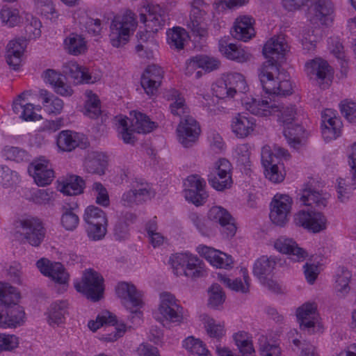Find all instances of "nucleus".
<instances>
[{
  "label": "nucleus",
  "mask_w": 356,
  "mask_h": 356,
  "mask_svg": "<svg viewBox=\"0 0 356 356\" xmlns=\"http://www.w3.org/2000/svg\"><path fill=\"white\" fill-rule=\"evenodd\" d=\"M352 273L344 267L339 268L337 274L336 290L338 296H345L350 291L349 282L351 279Z\"/></svg>",
  "instance_id": "obj_46"
},
{
  "label": "nucleus",
  "mask_w": 356,
  "mask_h": 356,
  "mask_svg": "<svg viewBox=\"0 0 356 356\" xmlns=\"http://www.w3.org/2000/svg\"><path fill=\"white\" fill-rule=\"evenodd\" d=\"M232 171L231 163L226 159H220L208 175L209 184L218 191L230 188L233 184Z\"/></svg>",
  "instance_id": "obj_8"
},
{
  "label": "nucleus",
  "mask_w": 356,
  "mask_h": 356,
  "mask_svg": "<svg viewBox=\"0 0 356 356\" xmlns=\"http://www.w3.org/2000/svg\"><path fill=\"white\" fill-rule=\"evenodd\" d=\"M83 220L87 225L98 223V222H108L106 213L97 207L91 205L88 206L83 214Z\"/></svg>",
  "instance_id": "obj_47"
},
{
  "label": "nucleus",
  "mask_w": 356,
  "mask_h": 356,
  "mask_svg": "<svg viewBox=\"0 0 356 356\" xmlns=\"http://www.w3.org/2000/svg\"><path fill=\"white\" fill-rule=\"evenodd\" d=\"M187 188L184 191L186 200L196 206L204 204L209 195L205 191L206 183L197 175H192L186 179Z\"/></svg>",
  "instance_id": "obj_15"
},
{
  "label": "nucleus",
  "mask_w": 356,
  "mask_h": 356,
  "mask_svg": "<svg viewBox=\"0 0 356 356\" xmlns=\"http://www.w3.org/2000/svg\"><path fill=\"white\" fill-rule=\"evenodd\" d=\"M20 293L8 283L0 282V302L7 307L6 314L0 313V327H17L24 321L25 313L17 305Z\"/></svg>",
  "instance_id": "obj_2"
},
{
  "label": "nucleus",
  "mask_w": 356,
  "mask_h": 356,
  "mask_svg": "<svg viewBox=\"0 0 356 356\" xmlns=\"http://www.w3.org/2000/svg\"><path fill=\"white\" fill-rule=\"evenodd\" d=\"M327 197L325 195L315 191L309 184L305 186L302 189L300 197V201L307 206H314L318 209L325 208L327 204Z\"/></svg>",
  "instance_id": "obj_32"
},
{
  "label": "nucleus",
  "mask_w": 356,
  "mask_h": 356,
  "mask_svg": "<svg viewBox=\"0 0 356 356\" xmlns=\"http://www.w3.org/2000/svg\"><path fill=\"white\" fill-rule=\"evenodd\" d=\"M200 254L203 256L214 266L228 269L232 267L233 259L231 256L206 245L197 248Z\"/></svg>",
  "instance_id": "obj_21"
},
{
  "label": "nucleus",
  "mask_w": 356,
  "mask_h": 356,
  "mask_svg": "<svg viewBox=\"0 0 356 356\" xmlns=\"http://www.w3.org/2000/svg\"><path fill=\"white\" fill-rule=\"evenodd\" d=\"M17 234L23 243L38 247L44 241L46 229L38 218L27 216L18 219L15 222Z\"/></svg>",
  "instance_id": "obj_4"
},
{
  "label": "nucleus",
  "mask_w": 356,
  "mask_h": 356,
  "mask_svg": "<svg viewBox=\"0 0 356 356\" xmlns=\"http://www.w3.org/2000/svg\"><path fill=\"white\" fill-rule=\"evenodd\" d=\"M153 195L147 183L136 182L131 189L123 193L121 201L124 206L133 207L150 200Z\"/></svg>",
  "instance_id": "obj_17"
},
{
  "label": "nucleus",
  "mask_w": 356,
  "mask_h": 356,
  "mask_svg": "<svg viewBox=\"0 0 356 356\" xmlns=\"http://www.w3.org/2000/svg\"><path fill=\"white\" fill-rule=\"evenodd\" d=\"M163 77L162 68L156 65H149L141 76V86L148 95H154Z\"/></svg>",
  "instance_id": "obj_19"
},
{
  "label": "nucleus",
  "mask_w": 356,
  "mask_h": 356,
  "mask_svg": "<svg viewBox=\"0 0 356 356\" xmlns=\"http://www.w3.org/2000/svg\"><path fill=\"white\" fill-rule=\"evenodd\" d=\"M292 199L287 195L276 194L271 203L270 218L273 223L283 227L289 221Z\"/></svg>",
  "instance_id": "obj_12"
},
{
  "label": "nucleus",
  "mask_w": 356,
  "mask_h": 356,
  "mask_svg": "<svg viewBox=\"0 0 356 356\" xmlns=\"http://www.w3.org/2000/svg\"><path fill=\"white\" fill-rule=\"evenodd\" d=\"M321 129L322 136L326 141L336 139L341 134V125H337V124H323Z\"/></svg>",
  "instance_id": "obj_62"
},
{
  "label": "nucleus",
  "mask_w": 356,
  "mask_h": 356,
  "mask_svg": "<svg viewBox=\"0 0 356 356\" xmlns=\"http://www.w3.org/2000/svg\"><path fill=\"white\" fill-rule=\"evenodd\" d=\"M78 208L77 202L66 203L62 207L60 223L67 231H74L79 224V218L74 210Z\"/></svg>",
  "instance_id": "obj_33"
},
{
  "label": "nucleus",
  "mask_w": 356,
  "mask_h": 356,
  "mask_svg": "<svg viewBox=\"0 0 356 356\" xmlns=\"http://www.w3.org/2000/svg\"><path fill=\"white\" fill-rule=\"evenodd\" d=\"M37 267L41 273L51 277L56 283L63 284L68 281L69 275L59 262L52 263L46 259H40L37 261Z\"/></svg>",
  "instance_id": "obj_18"
},
{
  "label": "nucleus",
  "mask_w": 356,
  "mask_h": 356,
  "mask_svg": "<svg viewBox=\"0 0 356 356\" xmlns=\"http://www.w3.org/2000/svg\"><path fill=\"white\" fill-rule=\"evenodd\" d=\"M168 42L170 47L177 51L184 48L185 42L188 38L186 30L181 27H174L167 33Z\"/></svg>",
  "instance_id": "obj_44"
},
{
  "label": "nucleus",
  "mask_w": 356,
  "mask_h": 356,
  "mask_svg": "<svg viewBox=\"0 0 356 356\" xmlns=\"http://www.w3.org/2000/svg\"><path fill=\"white\" fill-rule=\"evenodd\" d=\"M27 41L24 38L9 42L6 47V62L13 70H18L22 63V56L26 47Z\"/></svg>",
  "instance_id": "obj_25"
},
{
  "label": "nucleus",
  "mask_w": 356,
  "mask_h": 356,
  "mask_svg": "<svg viewBox=\"0 0 356 356\" xmlns=\"http://www.w3.org/2000/svg\"><path fill=\"white\" fill-rule=\"evenodd\" d=\"M148 20L146 26L152 33H156L164 25L166 20L165 10L159 5L149 6L148 7Z\"/></svg>",
  "instance_id": "obj_34"
},
{
  "label": "nucleus",
  "mask_w": 356,
  "mask_h": 356,
  "mask_svg": "<svg viewBox=\"0 0 356 356\" xmlns=\"http://www.w3.org/2000/svg\"><path fill=\"white\" fill-rule=\"evenodd\" d=\"M106 163L105 155L99 152H92L86 159L84 166L89 173L102 175L104 173Z\"/></svg>",
  "instance_id": "obj_38"
},
{
  "label": "nucleus",
  "mask_w": 356,
  "mask_h": 356,
  "mask_svg": "<svg viewBox=\"0 0 356 356\" xmlns=\"http://www.w3.org/2000/svg\"><path fill=\"white\" fill-rule=\"evenodd\" d=\"M115 291L118 297L120 298L122 304L127 309H130V307L137 308L130 311L131 314L128 318L133 323L136 320L139 321L142 316V312L138 308L143 305L142 292L138 290L134 284L126 282L118 283Z\"/></svg>",
  "instance_id": "obj_6"
},
{
  "label": "nucleus",
  "mask_w": 356,
  "mask_h": 356,
  "mask_svg": "<svg viewBox=\"0 0 356 356\" xmlns=\"http://www.w3.org/2000/svg\"><path fill=\"white\" fill-rule=\"evenodd\" d=\"M275 265L276 261L273 258H268L266 256H262L259 258L254 264V275L259 280H265V277L271 275Z\"/></svg>",
  "instance_id": "obj_39"
},
{
  "label": "nucleus",
  "mask_w": 356,
  "mask_h": 356,
  "mask_svg": "<svg viewBox=\"0 0 356 356\" xmlns=\"http://www.w3.org/2000/svg\"><path fill=\"white\" fill-rule=\"evenodd\" d=\"M84 180L79 176L72 175L65 183L60 191L67 195H77L83 193Z\"/></svg>",
  "instance_id": "obj_45"
},
{
  "label": "nucleus",
  "mask_w": 356,
  "mask_h": 356,
  "mask_svg": "<svg viewBox=\"0 0 356 356\" xmlns=\"http://www.w3.org/2000/svg\"><path fill=\"white\" fill-rule=\"evenodd\" d=\"M0 16L3 23L10 27L15 26L19 22V17L17 10L3 7L1 10Z\"/></svg>",
  "instance_id": "obj_56"
},
{
  "label": "nucleus",
  "mask_w": 356,
  "mask_h": 356,
  "mask_svg": "<svg viewBox=\"0 0 356 356\" xmlns=\"http://www.w3.org/2000/svg\"><path fill=\"white\" fill-rule=\"evenodd\" d=\"M256 127V120L253 117L246 116L238 113L233 118L232 121V131L238 138L248 137L254 131Z\"/></svg>",
  "instance_id": "obj_29"
},
{
  "label": "nucleus",
  "mask_w": 356,
  "mask_h": 356,
  "mask_svg": "<svg viewBox=\"0 0 356 356\" xmlns=\"http://www.w3.org/2000/svg\"><path fill=\"white\" fill-rule=\"evenodd\" d=\"M296 225L318 233L326 229L327 219L321 212L300 211L295 216Z\"/></svg>",
  "instance_id": "obj_16"
},
{
  "label": "nucleus",
  "mask_w": 356,
  "mask_h": 356,
  "mask_svg": "<svg viewBox=\"0 0 356 356\" xmlns=\"http://www.w3.org/2000/svg\"><path fill=\"white\" fill-rule=\"evenodd\" d=\"M219 49L228 59L235 60L238 63H244L250 60V54L243 49L235 44L230 43L224 45L220 43Z\"/></svg>",
  "instance_id": "obj_40"
},
{
  "label": "nucleus",
  "mask_w": 356,
  "mask_h": 356,
  "mask_svg": "<svg viewBox=\"0 0 356 356\" xmlns=\"http://www.w3.org/2000/svg\"><path fill=\"white\" fill-rule=\"evenodd\" d=\"M18 338L13 334H0V353L11 350L18 346Z\"/></svg>",
  "instance_id": "obj_60"
},
{
  "label": "nucleus",
  "mask_w": 356,
  "mask_h": 356,
  "mask_svg": "<svg viewBox=\"0 0 356 356\" xmlns=\"http://www.w3.org/2000/svg\"><path fill=\"white\" fill-rule=\"evenodd\" d=\"M179 142L184 147L193 146L197 140L201 129L197 120L190 115L180 120L177 128Z\"/></svg>",
  "instance_id": "obj_13"
},
{
  "label": "nucleus",
  "mask_w": 356,
  "mask_h": 356,
  "mask_svg": "<svg viewBox=\"0 0 356 356\" xmlns=\"http://www.w3.org/2000/svg\"><path fill=\"white\" fill-rule=\"evenodd\" d=\"M307 76L310 79L321 84L329 75L330 67L327 61L321 58H315L305 64Z\"/></svg>",
  "instance_id": "obj_30"
},
{
  "label": "nucleus",
  "mask_w": 356,
  "mask_h": 356,
  "mask_svg": "<svg viewBox=\"0 0 356 356\" xmlns=\"http://www.w3.org/2000/svg\"><path fill=\"white\" fill-rule=\"evenodd\" d=\"M309 10L322 24L327 25L332 22L330 16L334 12V6L330 0H314Z\"/></svg>",
  "instance_id": "obj_31"
},
{
  "label": "nucleus",
  "mask_w": 356,
  "mask_h": 356,
  "mask_svg": "<svg viewBox=\"0 0 356 356\" xmlns=\"http://www.w3.org/2000/svg\"><path fill=\"white\" fill-rule=\"evenodd\" d=\"M86 114L90 118H97L101 113L100 102L97 96L90 98L86 104Z\"/></svg>",
  "instance_id": "obj_64"
},
{
  "label": "nucleus",
  "mask_w": 356,
  "mask_h": 356,
  "mask_svg": "<svg viewBox=\"0 0 356 356\" xmlns=\"http://www.w3.org/2000/svg\"><path fill=\"white\" fill-rule=\"evenodd\" d=\"M279 252L290 255L291 259L294 261H302L308 256L307 252L292 238L281 236L277 239L274 245Z\"/></svg>",
  "instance_id": "obj_22"
},
{
  "label": "nucleus",
  "mask_w": 356,
  "mask_h": 356,
  "mask_svg": "<svg viewBox=\"0 0 356 356\" xmlns=\"http://www.w3.org/2000/svg\"><path fill=\"white\" fill-rule=\"evenodd\" d=\"M136 22L134 14L127 12L121 19L115 18L111 24L109 35L111 44L114 47H120L128 41L129 31L136 26Z\"/></svg>",
  "instance_id": "obj_7"
},
{
  "label": "nucleus",
  "mask_w": 356,
  "mask_h": 356,
  "mask_svg": "<svg viewBox=\"0 0 356 356\" xmlns=\"http://www.w3.org/2000/svg\"><path fill=\"white\" fill-rule=\"evenodd\" d=\"M209 305L210 307L217 308L225 302V295L218 284H212L209 289Z\"/></svg>",
  "instance_id": "obj_52"
},
{
  "label": "nucleus",
  "mask_w": 356,
  "mask_h": 356,
  "mask_svg": "<svg viewBox=\"0 0 356 356\" xmlns=\"http://www.w3.org/2000/svg\"><path fill=\"white\" fill-rule=\"evenodd\" d=\"M253 19L248 16H241L236 19L231 34L235 39L247 42L254 35Z\"/></svg>",
  "instance_id": "obj_26"
},
{
  "label": "nucleus",
  "mask_w": 356,
  "mask_h": 356,
  "mask_svg": "<svg viewBox=\"0 0 356 356\" xmlns=\"http://www.w3.org/2000/svg\"><path fill=\"white\" fill-rule=\"evenodd\" d=\"M208 218L210 220L219 223L225 229L227 237L234 236L236 231L234 220L225 209L217 206L211 207L209 211Z\"/></svg>",
  "instance_id": "obj_20"
},
{
  "label": "nucleus",
  "mask_w": 356,
  "mask_h": 356,
  "mask_svg": "<svg viewBox=\"0 0 356 356\" xmlns=\"http://www.w3.org/2000/svg\"><path fill=\"white\" fill-rule=\"evenodd\" d=\"M29 22L25 26V31L29 39H35L40 36L42 26L41 22L36 17L31 16V19H27Z\"/></svg>",
  "instance_id": "obj_57"
},
{
  "label": "nucleus",
  "mask_w": 356,
  "mask_h": 356,
  "mask_svg": "<svg viewBox=\"0 0 356 356\" xmlns=\"http://www.w3.org/2000/svg\"><path fill=\"white\" fill-rule=\"evenodd\" d=\"M160 299L159 311L163 321L177 325L181 323L184 319V308L179 304L175 296L164 292L161 294Z\"/></svg>",
  "instance_id": "obj_10"
},
{
  "label": "nucleus",
  "mask_w": 356,
  "mask_h": 356,
  "mask_svg": "<svg viewBox=\"0 0 356 356\" xmlns=\"http://www.w3.org/2000/svg\"><path fill=\"white\" fill-rule=\"evenodd\" d=\"M130 114L131 116L134 114L131 120V131L146 134L151 132L155 127V123L151 121L147 115L136 111H132Z\"/></svg>",
  "instance_id": "obj_37"
},
{
  "label": "nucleus",
  "mask_w": 356,
  "mask_h": 356,
  "mask_svg": "<svg viewBox=\"0 0 356 356\" xmlns=\"http://www.w3.org/2000/svg\"><path fill=\"white\" fill-rule=\"evenodd\" d=\"M340 111L343 116L350 122H356V103L348 99L340 104Z\"/></svg>",
  "instance_id": "obj_54"
},
{
  "label": "nucleus",
  "mask_w": 356,
  "mask_h": 356,
  "mask_svg": "<svg viewBox=\"0 0 356 356\" xmlns=\"http://www.w3.org/2000/svg\"><path fill=\"white\" fill-rule=\"evenodd\" d=\"M298 322L302 330H310L314 327L318 321L316 308L314 304L306 303L298 307L296 312Z\"/></svg>",
  "instance_id": "obj_28"
},
{
  "label": "nucleus",
  "mask_w": 356,
  "mask_h": 356,
  "mask_svg": "<svg viewBox=\"0 0 356 356\" xmlns=\"http://www.w3.org/2000/svg\"><path fill=\"white\" fill-rule=\"evenodd\" d=\"M92 188L96 196V203L103 207H108L110 200L106 188L99 182L94 183Z\"/></svg>",
  "instance_id": "obj_55"
},
{
  "label": "nucleus",
  "mask_w": 356,
  "mask_h": 356,
  "mask_svg": "<svg viewBox=\"0 0 356 356\" xmlns=\"http://www.w3.org/2000/svg\"><path fill=\"white\" fill-rule=\"evenodd\" d=\"M288 45L285 38L282 36L273 37L266 42L263 48V54L267 58L261 67H264L268 64L277 65L284 58Z\"/></svg>",
  "instance_id": "obj_14"
},
{
  "label": "nucleus",
  "mask_w": 356,
  "mask_h": 356,
  "mask_svg": "<svg viewBox=\"0 0 356 356\" xmlns=\"http://www.w3.org/2000/svg\"><path fill=\"white\" fill-rule=\"evenodd\" d=\"M28 171L34 178L35 183L41 186L49 184L54 177V172L46 161L33 162Z\"/></svg>",
  "instance_id": "obj_23"
},
{
  "label": "nucleus",
  "mask_w": 356,
  "mask_h": 356,
  "mask_svg": "<svg viewBox=\"0 0 356 356\" xmlns=\"http://www.w3.org/2000/svg\"><path fill=\"white\" fill-rule=\"evenodd\" d=\"M108 222H102L87 226V233L88 237L92 241H99L102 239L106 234V227Z\"/></svg>",
  "instance_id": "obj_53"
},
{
  "label": "nucleus",
  "mask_w": 356,
  "mask_h": 356,
  "mask_svg": "<svg viewBox=\"0 0 356 356\" xmlns=\"http://www.w3.org/2000/svg\"><path fill=\"white\" fill-rule=\"evenodd\" d=\"M218 280L223 283L227 288L236 292L246 293L249 292V286L245 283L243 284L241 279L236 278L231 280L222 274L218 275Z\"/></svg>",
  "instance_id": "obj_51"
},
{
  "label": "nucleus",
  "mask_w": 356,
  "mask_h": 356,
  "mask_svg": "<svg viewBox=\"0 0 356 356\" xmlns=\"http://www.w3.org/2000/svg\"><path fill=\"white\" fill-rule=\"evenodd\" d=\"M188 218L191 222L202 235H209V227L208 225L207 220L204 216L199 215L197 213L192 212L189 214Z\"/></svg>",
  "instance_id": "obj_58"
},
{
  "label": "nucleus",
  "mask_w": 356,
  "mask_h": 356,
  "mask_svg": "<svg viewBox=\"0 0 356 356\" xmlns=\"http://www.w3.org/2000/svg\"><path fill=\"white\" fill-rule=\"evenodd\" d=\"M68 303L67 300H57L53 302L48 311V322L50 325H59L64 323L67 314Z\"/></svg>",
  "instance_id": "obj_36"
},
{
  "label": "nucleus",
  "mask_w": 356,
  "mask_h": 356,
  "mask_svg": "<svg viewBox=\"0 0 356 356\" xmlns=\"http://www.w3.org/2000/svg\"><path fill=\"white\" fill-rule=\"evenodd\" d=\"M184 347L191 353L199 356H211L209 350L202 341L195 339L193 337H188L184 341Z\"/></svg>",
  "instance_id": "obj_49"
},
{
  "label": "nucleus",
  "mask_w": 356,
  "mask_h": 356,
  "mask_svg": "<svg viewBox=\"0 0 356 356\" xmlns=\"http://www.w3.org/2000/svg\"><path fill=\"white\" fill-rule=\"evenodd\" d=\"M56 143L62 151L70 152L79 145V136L70 130L62 131L57 137Z\"/></svg>",
  "instance_id": "obj_41"
},
{
  "label": "nucleus",
  "mask_w": 356,
  "mask_h": 356,
  "mask_svg": "<svg viewBox=\"0 0 356 356\" xmlns=\"http://www.w3.org/2000/svg\"><path fill=\"white\" fill-rule=\"evenodd\" d=\"M237 162L239 165L248 168L250 166V152L248 144H241L236 147Z\"/></svg>",
  "instance_id": "obj_59"
},
{
  "label": "nucleus",
  "mask_w": 356,
  "mask_h": 356,
  "mask_svg": "<svg viewBox=\"0 0 356 356\" xmlns=\"http://www.w3.org/2000/svg\"><path fill=\"white\" fill-rule=\"evenodd\" d=\"M265 175L267 179L273 183H280L284 179V175L280 171L277 163L266 168Z\"/></svg>",
  "instance_id": "obj_63"
},
{
  "label": "nucleus",
  "mask_w": 356,
  "mask_h": 356,
  "mask_svg": "<svg viewBox=\"0 0 356 356\" xmlns=\"http://www.w3.org/2000/svg\"><path fill=\"white\" fill-rule=\"evenodd\" d=\"M224 79L228 86L229 92H232L233 96L236 92L245 93L248 90V86L246 81L240 73H229L224 77Z\"/></svg>",
  "instance_id": "obj_42"
},
{
  "label": "nucleus",
  "mask_w": 356,
  "mask_h": 356,
  "mask_svg": "<svg viewBox=\"0 0 356 356\" xmlns=\"http://www.w3.org/2000/svg\"><path fill=\"white\" fill-rule=\"evenodd\" d=\"M64 72L69 75L76 83H94L100 79L98 75H92L86 67H82L75 62H70L64 65Z\"/></svg>",
  "instance_id": "obj_24"
},
{
  "label": "nucleus",
  "mask_w": 356,
  "mask_h": 356,
  "mask_svg": "<svg viewBox=\"0 0 356 356\" xmlns=\"http://www.w3.org/2000/svg\"><path fill=\"white\" fill-rule=\"evenodd\" d=\"M205 324V328L208 334L213 338L220 339L225 334L224 327L220 324H216L214 319L206 314L202 316Z\"/></svg>",
  "instance_id": "obj_50"
},
{
  "label": "nucleus",
  "mask_w": 356,
  "mask_h": 356,
  "mask_svg": "<svg viewBox=\"0 0 356 356\" xmlns=\"http://www.w3.org/2000/svg\"><path fill=\"white\" fill-rule=\"evenodd\" d=\"M206 14L204 10H197L196 8L191 10L187 26L196 35L203 37L207 33L206 24L204 23Z\"/></svg>",
  "instance_id": "obj_35"
},
{
  "label": "nucleus",
  "mask_w": 356,
  "mask_h": 356,
  "mask_svg": "<svg viewBox=\"0 0 356 356\" xmlns=\"http://www.w3.org/2000/svg\"><path fill=\"white\" fill-rule=\"evenodd\" d=\"M136 220V216L134 213L130 212L122 213L118 217L113 225V234L115 240L118 241L127 240L130 235L129 227Z\"/></svg>",
  "instance_id": "obj_27"
},
{
  "label": "nucleus",
  "mask_w": 356,
  "mask_h": 356,
  "mask_svg": "<svg viewBox=\"0 0 356 356\" xmlns=\"http://www.w3.org/2000/svg\"><path fill=\"white\" fill-rule=\"evenodd\" d=\"M258 76L266 93L277 96H286L292 94L291 83L289 80L280 77V70L277 65L268 64L264 67H260Z\"/></svg>",
  "instance_id": "obj_3"
},
{
  "label": "nucleus",
  "mask_w": 356,
  "mask_h": 356,
  "mask_svg": "<svg viewBox=\"0 0 356 356\" xmlns=\"http://www.w3.org/2000/svg\"><path fill=\"white\" fill-rule=\"evenodd\" d=\"M65 49L74 56L81 54L86 50L84 38L76 33H71L64 40Z\"/></svg>",
  "instance_id": "obj_43"
},
{
  "label": "nucleus",
  "mask_w": 356,
  "mask_h": 356,
  "mask_svg": "<svg viewBox=\"0 0 356 356\" xmlns=\"http://www.w3.org/2000/svg\"><path fill=\"white\" fill-rule=\"evenodd\" d=\"M213 95L218 99H225L227 97H233L232 92H229V89L224 78L218 80L212 88Z\"/></svg>",
  "instance_id": "obj_61"
},
{
  "label": "nucleus",
  "mask_w": 356,
  "mask_h": 356,
  "mask_svg": "<svg viewBox=\"0 0 356 356\" xmlns=\"http://www.w3.org/2000/svg\"><path fill=\"white\" fill-rule=\"evenodd\" d=\"M170 262L177 275L184 273L193 279L203 276L204 264L197 256L188 252L177 253L170 257Z\"/></svg>",
  "instance_id": "obj_5"
},
{
  "label": "nucleus",
  "mask_w": 356,
  "mask_h": 356,
  "mask_svg": "<svg viewBox=\"0 0 356 356\" xmlns=\"http://www.w3.org/2000/svg\"><path fill=\"white\" fill-rule=\"evenodd\" d=\"M103 282L102 276L90 269L83 274L81 282H74V287L78 292L82 293L88 298L95 302L102 297Z\"/></svg>",
  "instance_id": "obj_9"
},
{
  "label": "nucleus",
  "mask_w": 356,
  "mask_h": 356,
  "mask_svg": "<svg viewBox=\"0 0 356 356\" xmlns=\"http://www.w3.org/2000/svg\"><path fill=\"white\" fill-rule=\"evenodd\" d=\"M104 325H106L108 328H112L114 331H111L103 337L104 339L106 341H115L118 338L123 336L126 332V325L124 323H118L116 316L106 312L102 316L98 315L96 321H90L88 322V327L93 332H95L100 327Z\"/></svg>",
  "instance_id": "obj_11"
},
{
  "label": "nucleus",
  "mask_w": 356,
  "mask_h": 356,
  "mask_svg": "<svg viewBox=\"0 0 356 356\" xmlns=\"http://www.w3.org/2000/svg\"><path fill=\"white\" fill-rule=\"evenodd\" d=\"M245 108L253 115L267 117L280 112L279 120L284 126L283 134L289 144L296 148L300 144L299 135L303 131L297 120V113L294 106H283L275 104V101L257 100L252 98L244 102Z\"/></svg>",
  "instance_id": "obj_1"
},
{
  "label": "nucleus",
  "mask_w": 356,
  "mask_h": 356,
  "mask_svg": "<svg viewBox=\"0 0 356 356\" xmlns=\"http://www.w3.org/2000/svg\"><path fill=\"white\" fill-rule=\"evenodd\" d=\"M172 99L175 98V101L170 106V111L174 115H177L181 118V120L189 115V108L185 104V101L182 97H180L178 91L172 90Z\"/></svg>",
  "instance_id": "obj_48"
}]
</instances>
